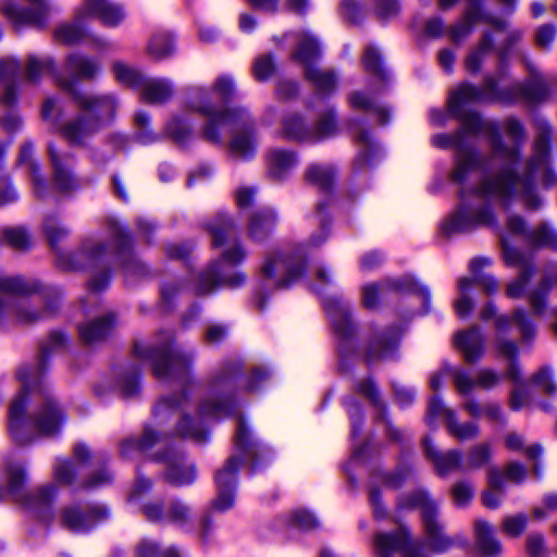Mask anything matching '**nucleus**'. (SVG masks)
Listing matches in <instances>:
<instances>
[{
    "mask_svg": "<svg viewBox=\"0 0 557 557\" xmlns=\"http://www.w3.org/2000/svg\"><path fill=\"white\" fill-rule=\"evenodd\" d=\"M539 135L534 144V156L529 165V176L521 178L513 172L519 158L517 147H506L497 138L493 143V160L504 168L495 175L485 177L480 186L472 190L460 191V206L446 224L447 232H467L494 221L488 199H497L504 205L518 198L531 210L541 207L542 199L534 193L531 178L540 177L542 185L548 187L555 183V176L547 164L552 128L545 121L537 124Z\"/></svg>",
    "mask_w": 557,
    "mask_h": 557,
    "instance_id": "nucleus-1",
    "label": "nucleus"
},
{
    "mask_svg": "<svg viewBox=\"0 0 557 557\" xmlns=\"http://www.w3.org/2000/svg\"><path fill=\"white\" fill-rule=\"evenodd\" d=\"M497 81L488 77L482 89L472 85H461L449 98V111L453 115L461 119L462 129L453 135L440 134L433 137V144L441 148H456L459 151L456 169L451 173L455 183H463L468 174L479 164L478 156L472 151L463 150V137L466 134L482 132L487 125L475 113H463V107L470 102L484 98L496 97L504 101L522 100L528 103L541 102L548 95L545 83L534 78L527 84L516 83L510 94L497 91Z\"/></svg>",
    "mask_w": 557,
    "mask_h": 557,
    "instance_id": "nucleus-2",
    "label": "nucleus"
},
{
    "mask_svg": "<svg viewBox=\"0 0 557 557\" xmlns=\"http://www.w3.org/2000/svg\"><path fill=\"white\" fill-rule=\"evenodd\" d=\"M45 73H51L58 85L73 95L81 114L62 126V134L71 144L83 145L99 129L101 121L113 116L115 100L111 95H89L76 91L73 81L62 78L57 74L55 63L51 58H29L26 69L27 79L35 83Z\"/></svg>",
    "mask_w": 557,
    "mask_h": 557,
    "instance_id": "nucleus-3",
    "label": "nucleus"
},
{
    "mask_svg": "<svg viewBox=\"0 0 557 557\" xmlns=\"http://www.w3.org/2000/svg\"><path fill=\"white\" fill-rule=\"evenodd\" d=\"M33 397L36 410L32 416L26 410L27 395L24 392L9 408V433L13 441L21 445L30 444L39 436L57 434L64 420L61 407L46 385L34 391Z\"/></svg>",
    "mask_w": 557,
    "mask_h": 557,
    "instance_id": "nucleus-4",
    "label": "nucleus"
},
{
    "mask_svg": "<svg viewBox=\"0 0 557 557\" xmlns=\"http://www.w3.org/2000/svg\"><path fill=\"white\" fill-rule=\"evenodd\" d=\"M234 92L235 86L232 78L224 75L218 77L210 87L191 86L187 89L185 107L206 117L203 136L209 141L219 143L221 140L219 128L224 123L223 117L240 110L224 108Z\"/></svg>",
    "mask_w": 557,
    "mask_h": 557,
    "instance_id": "nucleus-5",
    "label": "nucleus"
},
{
    "mask_svg": "<svg viewBox=\"0 0 557 557\" xmlns=\"http://www.w3.org/2000/svg\"><path fill=\"white\" fill-rule=\"evenodd\" d=\"M327 237L329 233L322 223L321 228L294 251H275L269 255L261 267L262 287L265 289L287 288L304 273L306 268L305 249L320 247Z\"/></svg>",
    "mask_w": 557,
    "mask_h": 557,
    "instance_id": "nucleus-6",
    "label": "nucleus"
},
{
    "mask_svg": "<svg viewBox=\"0 0 557 557\" xmlns=\"http://www.w3.org/2000/svg\"><path fill=\"white\" fill-rule=\"evenodd\" d=\"M235 448V454L228 458L226 463L218 470L215 474L218 495L212 502V508L216 511H225L233 507L238 466L244 459L255 457V449L249 438V432L242 419L238 421Z\"/></svg>",
    "mask_w": 557,
    "mask_h": 557,
    "instance_id": "nucleus-7",
    "label": "nucleus"
},
{
    "mask_svg": "<svg viewBox=\"0 0 557 557\" xmlns=\"http://www.w3.org/2000/svg\"><path fill=\"white\" fill-rule=\"evenodd\" d=\"M246 257L243 247L237 243L224 249L220 260L212 262L197 278L194 292L197 295H207L218 286L235 288L245 282V275L239 271L231 273L230 267L240 263Z\"/></svg>",
    "mask_w": 557,
    "mask_h": 557,
    "instance_id": "nucleus-8",
    "label": "nucleus"
},
{
    "mask_svg": "<svg viewBox=\"0 0 557 557\" xmlns=\"http://www.w3.org/2000/svg\"><path fill=\"white\" fill-rule=\"evenodd\" d=\"M135 354L140 359L152 362L153 373L158 379L183 376L189 369L194 355L173 345L171 337L158 346L136 345Z\"/></svg>",
    "mask_w": 557,
    "mask_h": 557,
    "instance_id": "nucleus-9",
    "label": "nucleus"
},
{
    "mask_svg": "<svg viewBox=\"0 0 557 557\" xmlns=\"http://www.w3.org/2000/svg\"><path fill=\"white\" fill-rule=\"evenodd\" d=\"M413 505L421 510L424 543L431 553L443 554L457 544L467 545L465 536H450L445 532V527L438 519L437 504L426 493L416 494Z\"/></svg>",
    "mask_w": 557,
    "mask_h": 557,
    "instance_id": "nucleus-10",
    "label": "nucleus"
},
{
    "mask_svg": "<svg viewBox=\"0 0 557 557\" xmlns=\"http://www.w3.org/2000/svg\"><path fill=\"white\" fill-rule=\"evenodd\" d=\"M231 410L228 398L206 397L194 414L184 413L176 425V433L196 443L208 440L209 423L227 416Z\"/></svg>",
    "mask_w": 557,
    "mask_h": 557,
    "instance_id": "nucleus-11",
    "label": "nucleus"
},
{
    "mask_svg": "<svg viewBox=\"0 0 557 557\" xmlns=\"http://www.w3.org/2000/svg\"><path fill=\"white\" fill-rule=\"evenodd\" d=\"M424 450L434 463L437 472L445 475L451 471H470L479 469L487 463L492 455V448L487 443H481L473 446L466 458H462L458 450H449L447 453L437 451L426 437L423 442Z\"/></svg>",
    "mask_w": 557,
    "mask_h": 557,
    "instance_id": "nucleus-12",
    "label": "nucleus"
},
{
    "mask_svg": "<svg viewBox=\"0 0 557 557\" xmlns=\"http://www.w3.org/2000/svg\"><path fill=\"white\" fill-rule=\"evenodd\" d=\"M321 55L318 40L309 33H301L293 52V60L305 66L306 78L321 92H331L336 87L337 77L334 71L320 69L314 61Z\"/></svg>",
    "mask_w": 557,
    "mask_h": 557,
    "instance_id": "nucleus-13",
    "label": "nucleus"
},
{
    "mask_svg": "<svg viewBox=\"0 0 557 557\" xmlns=\"http://www.w3.org/2000/svg\"><path fill=\"white\" fill-rule=\"evenodd\" d=\"M224 123L220 127L231 131L228 143L230 154L237 160L248 161L256 156L258 137L255 123L250 114L240 109L223 117Z\"/></svg>",
    "mask_w": 557,
    "mask_h": 557,
    "instance_id": "nucleus-14",
    "label": "nucleus"
},
{
    "mask_svg": "<svg viewBox=\"0 0 557 557\" xmlns=\"http://www.w3.org/2000/svg\"><path fill=\"white\" fill-rule=\"evenodd\" d=\"M8 476V494L12 495L14 500L21 503L28 509L37 510L41 506H47L57 495V486L53 483L41 486L34 493H25L22 490V484L24 482V470L20 465L9 466Z\"/></svg>",
    "mask_w": 557,
    "mask_h": 557,
    "instance_id": "nucleus-15",
    "label": "nucleus"
},
{
    "mask_svg": "<svg viewBox=\"0 0 557 557\" xmlns=\"http://www.w3.org/2000/svg\"><path fill=\"white\" fill-rule=\"evenodd\" d=\"M438 417L446 420L448 433L458 441L473 440L479 435L480 429L475 422H459L456 412L447 408L437 396H434L429 403L426 421L431 424Z\"/></svg>",
    "mask_w": 557,
    "mask_h": 557,
    "instance_id": "nucleus-16",
    "label": "nucleus"
},
{
    "mask_svg": "<svg viewBox=\"0 0 557 557\" xmlns=\"http://www.w3.org/2000/svg\"><path fill=\"white\" fill-rule=\"evenodd\" d=\"M507 231L512 235L523 236L533 248L557 249V234L546 223L528 231L521 216L510 215L507 220Z\"/></svg>",
    "mask_w": 557,
    "mask_h": 557,
    "instance_id": "nucleus-17",
    "label": "nucleus"
},
{
    "mask_svg": "<svg viewBox=\"0 0 557 557\" xmlns=\"http://www.w3.org/2000/svg\"><path fill=\"white\" fill-rule=\"evenodd\" d=\"M457 0H440L442 9L450 8ZM469 5L466 11L465 17L456 24L451 29V39L456 42L462 40L470 34L472 27L479 22L484 21L486 24L493 26L496 30L506 29V23L484 15L479 8V0H468Z\"/></svg>",
    "mask_w": 557,
    "mask_h": 557,
    "instance_id": "nucleus-18",
    "label": "nucleus"
},
{
    "mask_svg": "<svg viewBox=\"0 0 557 557\" xmlns=\"http://www.w3.org/2000/svg\"><path fill=\"white\" fill-rule=\"evenodd\" d=\"M409 532L400 527L393 533H379L374 539V552L377 557H392L396 552L404 549V557H425L416 544H408Z\"/></svg>",
    "mask_w": 557,
    "mask_h": 557,
    "instance_id": "nucleus-19",
    "label": "nucleus"
},
{
    "mask_svg": "<svg viewBox=\"0 0 557 557\" xmlns=\"http://www.w3.org/2000/svg\"><path fill=\"white\" fill-rule=\"evenodd\" d=\"M502 244L506 263L520 267L519 276L507 285L506 295L510 298H520L524 295L527 286L535 274V267L520 251L510 249L505 236L502 237Z\"/></svg>",
    "mask_w": 557,
    "mask_h": 557,
    "instance_id": "nucleus-20",
    "label": "nucleus"
},
{
    "mask_svg": "<svg viewBox=\"0 0 557 557\" xmlns=\"http://www.w3.org/2000/svg\"><path fill=\"white\" fill-rule=\"evenodd\" d=\"M104 246L95 240L85 242L75 253H60L59 265L65 270H81L96 267L104 256Z\"/></svg>",
    "mask_w": 557,
    "mask_h": 557,
    "instance_id": "nucleus-21",
    "label": "nucleus"
},
{
    "mask_svg": "<svg viewBox=\"0 0 557 557\" xmlns=\"http://www.w3.org/2000/svg\"><path fill=\"white\" fill-rule=\"evenodd\" d=\"M18 69L17 63L13 59H2V110L4 107L10 109L8 116L2 115V128L14 129L20 124L17 113L13 110L15 103V78H10L9 74L15 73Z\"/></svg>",
    "mask_w": 557,
    "mask_h": 557,
    "instance_id": "nucleus-22",
    "label": "nucleus"
},
{
    "mask_svg": "<svg viewBox=\"0 0 557 557\" xmlns=\"http://www.w3.org/2000/svg\"><path fill=\"white\" fill-rule=\"evenodd\" d=\"M107 517L103 506H91L84 512L77 507H67L62 512V522L73 532H85Z\"/></svg>",
    "mask_w": 557,
    "mask_h": 557,
    "instance_id": "nucleus-23",
    "label": "nucleus"
},
{
    "mask_svg": "<svg viewBox=\"0 0 557 557\" xmlns=\"http://www.w3.org/2000/svg\"><path fill=\"white\" fill-rule=\"evenodd\" d=\"M500 381V375L492 369H481L475 379L463 370H455L454 384L459 395L468 397L475 387L491 389Z\"/></svg>",
    "mask_w": 557,
    "mask_h": 557,
    "instance_id": "nucleus-24",
    "label": "nucleus"
},
{
    "mask_svg": "<svg viewBox=\"0 0 557 557\" xmlns=\"http://www.w3.org/2000/svg\"><path fill=\"white\" fill-rule=\"evenodd\" d=\"M481 318L483 320L495 318V327L498 333L506 331L511 321L515 322L520 327L524 342L531 341L535 335V330L523 309H517L511 318L507 315L496 317V308L492 304H487L481 311Z\"/></svg>",
    "mask_w": 557,
    "mask_h": 557,
    "instance_id": "nucleus-25",
    "label": "nucleus"
},
{
    "mask_svg": "<svg viewBox=\"0 0 557 557\" xmlns=\"http://www.w3.org/2000/svg\"><path fill=\"white\" fill-rule=\"evenodd\" d=\"M267 174L273 181H284L298 164L297 154L283 148L270 149L265 154Z\"/></svg>",
    "mask_w": 557,
    "mask_h": 557,
    "instance_id": "nucleus-26",
    "label": "nucleus"
},
{
    "mask_svg": "<svg viewBox=\"0 0 557 557\" xmlns=\"http://www.w3.org/2000/svg\"><path fill=\"white\" fill-rule=\"evenodd\" d=\"M83 14L98 17L107 26H116L125 17L123 9L107 0H85L83 7L77 10V17Z\"/></svg>",
    "mask_w": 557,
    "mask_h": 557,
    "instance_id": "nucleus-27",
    "label": "nucleus"
},
{
    "mask_svg": "<svg viewBox=\"0 0 557 557\" xmlns=\"http://www.w3.org/2000/svg\"><path fill=\"white\" fill-rule=\"evenodd\" d=\"M455 346L468 363L480 360L484 352V336L478 326L460 331L455 335Z\"/></svg>",
    "mask_w": 557,
    "mask_h": 557,
    "instance_id": "nucleus-28",
    "label": "nucleus"
},
{
    "mask_svg": "<svg viewBox=\"0 0 557 557\" xmlns=\"http://www.w3.org/2000/svg\"><path fill=\"white\" fill-rule=\"evenodd\" d=\"M48 151L53 168L55 187L62 193L75 190L78 187V182L71 172L69 157L58 150L53 145L49 146Z\"/></svg>",
    "mask_w": 557,
    "mask_h": 557,
    "instance_id": "nucleus-29",
    "label": "nucleus"
},
{
    "mask_svg": "<svg viewBox=\"0 0 557 557\" xmlns=\"http://www.w3.org/2000/svg\"><path fill=\"white\" fill-rule=\"evenodd\" d=\"M166 470L165 480L176 486L187 485L195 481V466L187 462L182 455L171 454L164 458Z\"/></svg>",
    "mask_w": 557,
    "mask_h": 557,
    "instance_id": "nucleus-30",
    "label": "nucleus"
},
{
    "mask_svg": "<svg viewBox=\"0 0 557 557\" xmlns=\"http://www.w3.org/2000/svg\"><path fill=\"white\" fill-rule=\"evenodd\" d=\"M65 69L78 79L92 81L100 74L101 64L96 58L73 52L65 59Z\"/></svg>",
    "mask_w": 557,
    "mask_h": 557,
    "instance_id": "nucleus-31",
    "label": "nucleus"
},
{
    "mask_svg": "<svg viewBox=\"0 0 557 557\" xmlns=\"http://www.w3.org/2000/svg\"><path fill=\"white\" fill-rule=\"evenodd\" d=\"M30 4L35 5V9L24 10L16 8L13 4H8L4 8L5 15L16 25H39L42 23L48 7L42 0H27Z\"/></svg>",
    "mask_w": 557,
    "mask_h": 557,
    "instance_id": "nucleus-32",
    "label": "nucleus"
},
{
    "mask_svg": "<svg viewBox=\"0 0 557 557\" xmlns=\"http://www.w3.org/2000/svg\"><path fill=\"white\" fill-rule=\"evenodd\" d=\"M475 546L482 556H497L502 553V543L494 534L493 527L485 520L474 522Z\"/></svg>",
    "mask_w": 557,
    "mask_h": 557,
    "instance_id": "nucleus-33",
    "label": "nucleus"
},
{
    "mask_svg": "<svg viewBox=\"0 0 557 557\" xmlns=\"http://www.w3.org/2000/svg\"><path fill=\"white\" fill-rule=\"evenodd\" d=\"M141 99L151 104H161L173 96L170 81L161 78H145L140 85Z\"/></svg>",
    "mask_w": 557,
    "mask_h": 557,
    "instance_id": "nucleus-34",
    "label": "nucleus"
},
{
    "mask_svg": "<svg viewBox=\"0 0 557 557\" xmlns=\"http://www.w3.org/2000/svg\"><path fill=\"white\" fill-rule=\"evenodd\" d=\"M413 282L410 278H388L381 284H369L363 287V304L368 308H373L377 304L380 294L387 290H410Z\"/></svg>",
    "mask_w": 557,
    "mask_h": 557,
    "instance_id": "nucleus-35",
    "label": "nucleus"
},
{
    "mask_svg": "<svg viewBox=\"0 0 557 557\" xmlns=\"http://www.w3.org/2000/svg\"><path fill=\"white\" fill-rule=\"evenodd\" d=\"M281 132L284 138L298 143L312 141V129L297 113L286 114L282 119Z\"/></svg>",
    "mask_w": 557,
    "mask_h": 557,
    "instance_id": "nucleus-36",
    "label": "nucleus"
},
{
    "mask_svg": "<svg viewBox=\"0 0 557 557\" xmlns=\"http://www.w3.org/2000/svg\"><path fill=\"white\" fill-rule=\"evenodd\" d=\"M115 323L113 314H107L79 326V336L83 342L92 344L106 338L112 331Z\"/></svg>",
    "mask_w": 557,
    "mask_h": 557,
    "instance_id": "nucleus-37",
    "label": "nucleus"
},
{
    "mask_svg": "<svg viewBox=\"0 0 557 557\" xmlns=\"http://www.w3.org/2000/svg\"><path fill=\"white\" fill-rule=\"evenodd\" d=\"M276 223L277 216L273 210H259L250 219L248 226L249 235L253 240L261 242L273 232Z\"/></svg>",
    "mask_w": 557,
    "mask_h": 557,
    "instance_id": "nucleus-38",
    "label": "nucleus"
},
{
    "mask_svg": "<svg viewBox=\"0 0 557 557\" xmlns=\"http://www.w3.org/2000/svg\"><path fill=\"white\" fill-rule=\"evenodd\" d=\"M207 228L212 236V244L215 247L233 243L236 237L235 225L225 214L219 213L208 224Z\"/></svg>",
    "mask_w": 557,
    "mask_h": 557,
    "instance_id": "nucleus-39",
    "label": "nucleus"
},
{
    "mask_svg": "<svg viewBox=\"0 0 557 557\" xmlns=\"http://www.w3.org/2000/svg\"><path fill=\"white\" fill-rule=\"evenodd\" d=\"M554 285H557V268L553 275L546 274L540 284L529 293V302L534 314H544L547 308V297Z\"/></svg>",
    "mask_w": 557,
    "mask_h": 557,
    "instance_id": "nucleus-40",
    "label": "nucleus"
},
{
    "mask_svg": "<svg viewBox=\"0 0 557 557\" xmlns=\"http://www.w3.org/2000/svg\"><path fill=\"white\" fill-rule=\"evenodd\" d=\"M87 14H83L77 17V13L75 14V21L72 23H64L58 26L54 30L55 39L64 45H77L79 44L86 36V29L81 25V21L86 17Z\"/></svg>",
    "mask_w": 557,
    "mask_h": 557,
    "instance_id": "nucleus-41",
    "label": "nucleus"
},
{
    "mask_svg": "<svg viewBox=\"0 0 557 557\" xmlns=\"http://www.w3.org/2000/svg\"><path fill=\"white\" fill-rule=\"evenodd\" d=\"M348 100L351 108L356 110L373 112L380 120V123L384 124L388 121L389 111L385 107L377 104L374 99L366 94L354 91L349 95Z\"/></svg>",
    "mask_w": 557,
    "mask_h": 557,
    "instance_id": "nucleus-42",
    "label": "nucleus"
},
{
    "mask_svg": "<svg viewBox=\"0 0 557 557\" xmlns=\"http://www.w3.org/2000/svg\"><path fill=\"white\" fill-rule=\"evenodd\" d=\"M488 491L484 492L482 500L485 507L496 509L502 502L504 476L497 469L488 471Z\"/></svg>",
    "mask_w": 557,
    "mask_h": 557,
    "instance_id": "nucleus-43",
    "label": "nucleus"
},
{
    "mask_svg": "<svg viewBox=\"0 0 557 557\" xmlns=\"http://www.w3.org/2000/svg\"><path fill=\"white\" fill-rule=\"evenodd\" d=\"M174 51L173 38L169 34H156L147 45V53L153 60L160 61L170 57Z\"/></svg>",
    "mask_w": 557,
    "mask_h": 557,
    "instance_id": "nucleus-44",
    "label": "nucleus"
},
{
    "mask_svg": "<svg viewBox=\"0 0 557 557\" xmlns=\"http://www.w3.org/2000/svg\"><path fill=\"white\" fill-rule=\"evenodd\" d=\"M491 260L487 258H475L470 262V271L473 274L472 286L481 285L487 294H493L498 289V283L491 274H480L479 270L488 265Z\"/></svg>",
    "mask_w": 557,
    "mask_h": 557,
    "instance_id": "nucleus-45",
    "label": "nucleus"
},
{
    "mask_svg": "<svg viewBox=\"0 0 557 557\" xmlns=\"http://www.w3.org/2000/svg\"><path fill=\"white\" fill-rule=\"evenodd\" d=\"M112 72L114 74L115 79L119 83L129 87L139 88L145 79V77L138 70L122 61L113 62Z\"/></svg>",
    "mask_w": 557,
    "mask_h": 557,
    "instance_id": "nucleus-46",
    "label": "nucleus"
},
{
    "mask_svg": "<svg viewBox=\"0 0 557 557\" xmlns=\"http://www.w3.org/2000/svg\"><path fill=\"white\" fill-rule=\"evenodd\" d=\"M306 180L320 189L327 190L334 181V171L329 165L312 164L306 171Z\"/></svg>",
    "mask_w": 557,
    "mask_h": 557,
    "instance_id": "nucleus-47",
    "label": "nucleus"
},
{
    "mask_svg": "<svg viewBox=\"0 0 557 557\" xmlns=\"http://www.w3.org/2000/svg\"><path fill=\"white\" fill-rule=\"evenodd\" d=\"M158 441L157 433L151 429H146L140 440L129 438L124 441L121 445V454L124 457H131L135 450L146 451L150 449Z\"/></svg>",
    "mask_w": 557,
    "mask_h": 557,
    "instance_id": "nucleus-48",
    "label": "nucleus"
},
{
    "mask_svg": "<svg viewBox=\"0 0 557 557\" xmlns=\"http://www.w3.org/2000/svg\"><path fill=\"white\" fill-rule=\"evenodd\" d=\"M531 382L541 393L547 396L557 394V382L554 375V369L550 366H542L531 377Z\"/></svg>",
    "mask_w": 557,
    "mask_h": 557,
    "instance_id": "nucleus-49",
    "label": "nucleus"
},
{
    "mask_svg": "<svg viewBox=\"0 0 557 557\" xmlns=\"http://www.w3.org/2000/svg\"><path fill=\"white\" fill-rule=\"evenodd\" d=\"M494 40L488 33H485L478 48L473 50L466 60L467 70L478 72L485 55L492 51Z\"/></svg>",
    "mask_w": 557,
    "mask_h": 557,
    "instance_id": "nucleus-50",
    "label": "nucleus"
},
{
    "mask_svg": "<svg viewBox=\"0 0 557 557\" xmlns=\"http://www.w3.org/2000/svg\"><path fill=\"white\" fill-rule=\"evenodd\" d=\"M312 129V141H318L334 135L337 131L335 114L329 110L320 115L317 125Z\"/></svg>",
    "mask_w": 557,
    "mask_h": 557,
    "instance_id": "nucleus-51",
    "label": "nucleus"
},
{
    "mask_svg": "<svg viewBox=\"0 0 557 557\" xmlns=\"http://www.w3.org/2000/svg\"><path fill=\"white\" fill-rule=\"evenodd\" d=\"M472 288V281L469 277H461L458 281L459 298L455 302V309L459 317H467L473 309V301L469 296Z\"/></svg>",
    "mask_w": 557,
    "mask_h": 557,
    "instance_id": "nucleus-52",
    "label": "nucleus"
},
{
    "mask_svg": "<svg viewBox=\"0 0 557 557\" xmlns=\"http://www.w3.org/2000/svg\"><path fill=\"white\" fill-rule=\"evenodd\" d=\"M2 297L4 295H27L34 293L37 289L35 284L25 282L21 277H2ZM4 306V299L2 298V307Z\"/></svg>",
    "mask_w": 557,
    "mask_h": 557,
    "instance_id": "nucleus-53",
    "label": "nucleus"
},
{
    "mask_svg": "<svg viewBox=\"0 0 557 557\" xmlns=\"http://www.w3.org/2000/svg\"><path fill=\"white\" fill-rule=\"evenodd\" d=\"M329 314L331 317L335 333L343 337H347L352 333V324L348 315L346 308H329Z\"/></svg>",
    "mask_w": 557,
    "mask_h": 557,
    "instance_id": "nucleus-54",
    "label": "nucleus"
},
{
    "mask_svg": "<svg viewBox=\"0 0 557 557\" xmlns=\"http://www.w3.org/2000/svg\"><path fill=\"white\" fill-rule=\"evenodd\" d=\"M166 519L174 524L184 527L193 519L191 509L182 500H173L166 512Z\"/></svg>",
    "mask_w": 557,
    "mask_h": 557,
    "instance_id": "nucleus-55",
    "label": "nucleus"
},
{
    "mask_svg": "<svg viewBox=\"0 0 557 557\" xmlns=\"http://www.w3.org/2000/svg\"><path fill=\"white\" fill-rule=\"evenodd\" d=\"M16 250H25L29 247L30 240L27 233L22 228H5L2 230V242Z\"/></svg>",
    "mask_w": 557,
    "mask_h": 557,
    "instance_id": "nucleus-56",
    "label": "nucleus"
},
{
    "mask_svg": "<svg viewBox=\"0 0 557 557\" xmlns=\"http://www.w3.org/2000/svg\"><path fill=\"white\" fill-rule=\"evenodd\" d=\"M166 134L176 143L184 144L191 136L188 125L180 117H173L166 125Z\"/></svg>",
    "mask_w": 557,
    "mask_h": 557,
    "instance_id": "nucleus-57",
    "label": "nucleus"
},
{
    "mask_svg": "<svg viewBox=\"0 0 557 557\" xmlns=\"http://www.w3.org/2000/svg\"><path fill=\"white\" fill-rule=\"evenodd\" d=\"M44 228L52 246L70 232L57 216H48L44 222Z\"/></svg>",
    "mask_w": 557,
    "mask_h": 557,
    "instance_id": "nucleus-58",
    "label": "nucleus"
},
{
    "mask_svg": "<svg viewBox=\"0 0 557 557\" xmlns=\"http://www.w3.org/2000/svg\"><path fill=\"white\" fill-rule=\"evenodd\" d=\"M527 523L528 517L525 515L508 516L503 520V531L509 536L517 537L523 533Z\"/></svg>",
    "mask_w": 557,
    "mask_h": 557,
    "instance_id": "nucleus-59",
    "label": "nucleus"
},
{
    "mask_svg": "<svg viewBox=\"0 0 557 557\" xmlns=\"http://www.w3.org/2000/svg\"><path fill=\"white\" fill-rule=\"evenodd\" d=\"M451 496L456 506L466 507L473 497V487L467 481L458 482L451 487Z\"/></svg>",
    "mask_w": 557,
    "mask_h": 557,
    "instance_id": "nucleus-60",
    "label": "nucleus"
},
{
    "mask_svg": "<svg viewBox=\"0 0 557 557\" xmlns=\"http://www.w3.org/2000/svg\"><path fill=\"white\" fill-rule=\"evenodd\" d=\"M275 71V65L271 55H261L256 59L253 64V75L258 81L269 79Z\"/></svg>",
    "mask_w": 557,
    "mask_h": 557,
    "instance_id": "nucleus-61",
    "label": "nucleus"
},
{
    "mask_svg": "<svg viewBox=\"0 0 557 557\" xmlns=\"http://www.w3.org/2000/svg\"><path fill=\"white\" fill-rule=\"evenodd\" d=\"M65 336L61 332H52L41 344L40 355L42 361L51 354L61 350L65 345Z\"/></svg>",
    "mask_w": 557,
    "mask_h": 557,
    "instance_id": "nucleus-62",
    "label": "nucleus"
},
{
    "mask_svg": "<svg viewBox=\"0 0 557 557\" xmlns=\"http://www.w3.org/2000/svg\"><path fill=\"white\" fill-rule=\"evenodd\" d=\"M363 65L367 72L376 75L380 79H384V70L381 66L380 55L373 47H368L366 49Z\"/></svg>",
    "mask_w": 557,
    "mask_h": 557,
    "instance_id": "nucleus-63",
    "label": "nucleus"
},
{
    "mask_svg": "<svg viewBox=\"0 0 557 557\" xmlns=\"http://www.w3.org/2000/svg\"><path fill=\"white\" fill-rule=\"evenodd\" d=\"M525 549L529 557H545L546 546L542 534L533 533L527 537Z\"/></svg>",
    "mask_w": 557,
    "mask_h": 557,
    "instance_id": "nucleus-64",
    "label": "nucleus"
}]
</instances>
